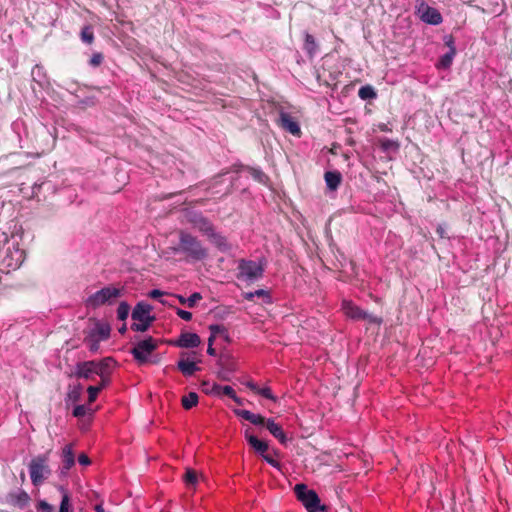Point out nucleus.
<instances>
[{
	"mask_svg": "<svg viewBox=\"0 0 512 512\" xmlns=\"http://www.w3.org/2000/svg\"><path fill=\"white\" fill-rule=\"evenodd\" d=\"M265 264L262 261L240 259L237 261L236 278L240 282L253 283L263 277Z\"/></svg>",
	"mask_w": 512,
	"mask_h": 512,
	"instance_id": "obj_1",
	"label": "nucleus"
},
{
	"mask_svg": "<svg viewBox=\"0 0 512 512\" xmlns=\"http://www.w3.org/2000/svg\"><path fill=\"white\" fill-rule=\"evenodd\" d=\"M176 251H180L196 261L203 260L207 256L206 249L202 247L200 241L184 231L180 232L179 247Z\"/></svg>",
	"mask_w": 512,
	"mask_h": 512,
	"instance_id": "obj_2",
	"label": "nucleus"
},
{
	"mask_svg": "<svg viewBox=\"0 0 512 512\" xmlns=\"http://www.w3.org/2000/svg\"><path fill=\"white\" fill-rule=\"evenodd\" d=\"M294 493L308 512L326 511L327 507L321 505L318 494L314 490L308 489L307 485L303 483L296 484L294 486Z\"/></svg>",
	"mask_w": 512,
	"mask_h": 512,
	"instance_id": "obj_3",
	"label": "nucleus"
},
{
	"mask_svg": "<svg viewBox=\"0 0 512 512\" xmlns=\"http://www.w3.org/2000/svg\"><path fill=\"white\" fill-rule=\"evenodd\" d=\"M152 306L145 302H139L132 310L131 317L134 323L131 329L136 332H145L148 330L155 317L151 315Z\"/></svg>",
	"mask_w": 512,
	"mask_h": 512,
	"instance_id": "obj_4",
	"label": "nucleus"
},
{
	"mask_svg": "<svg viewBox=\"0 0 512 512\" xmlns=\"http://www.w3.org/2000/svg\"><path fill=\"white\" fill-rule=\"evenodd\" d=\"M29 474L34 486H40L51 474L47 455H38L29 463Z\"/></svg>",
	"mask_w": 512,
	"mask_h": 512,
	"instance_id": "obj_5",
	"label": "nucleus"
},
{
	"mask_svg": "<svg viewBox=\"0 0 512 512\" xmlns=\"http://www.w3.org/2000/svg\"><path fill=\"white\" fill-rule=\"evenodd\" d=\"M111 358H105L102 361L79 362L75 366L73 375L77 378L92 379L97 374L103 373V365L111 364Z\"/></svg>",
	"mask_w": 512,
	"mask_h": 512,
	"instance_id": "obj_6",
	"label": "nucleus"
},
{
	"mask_svg": "<svg viewBox=\"0 0 512 512\" xmlns=\"http://www.w3.org/2000/svg\"><path fill=\"white\" fill-rule=\"evenodd\" d=\"M121 296V290L113 286H107L93 293L87 299V306L97 308L105 304H112Z\"/></svg>",
	"mask_w": 512,
	"mask_h": 512,
	"instance_id": "obj_7",
	"label": "nucleus"
},
{
	"mask_svg": "<svg viewBox=\"0 0 512 512\" xmlns=\"http://www.w3.org/2000/svg\"><path fill=\"white\" fill-rule=\"evenodd\" d=\"M158 348V341L153 337H147L139 341L131 350L134 359L139 364L147 363L149 355Z\"/></svg>",
	"mask_w": 512,
	"mask_h": 512,
	"instance_id": "obj_8",
	"label": "nucleus"
},
{
	"mask_svg": "<svg viewBox=\"0 0 512 512\" xmlns=\"http://www.w3.org/2000/svg\"><path fill=\"white\" fill-rule=\"evenodd\" d=\"M24 259V250L20 249L18 245H13L6 249L5 256L2 259V264L9 270H15L22 265Z\"/></svg>",
	"mask_w": 512,
	"mask_h": 512,
	"instance_id": "obj_9",
	"label": "nucleus"
},
{
	"mask_svg": "<svg viewBox=\"0 0 512 512\" xmlns=\"http://www.w3.org/2000/svg\"><path fill=\"white\" fill-rule=\"evenodd\" d=\"M418 13L420 14V19L427 24L438 25L442 23L441 13L436 8L430 7L425 3H421Z\"/></svg>",
	"mask_w": 512,
	"mask_h": 512,
	"instance_id": "obj_10",
	"label": "nucleus"
},
{
	"mask_svg": "<svg viewBox=\"0 0 512 512\" xmlns=\"http://www.w3.org/2000/svg\"><path fill=\"white\" fill-rule=\"evenodd\" d=\"M277 123L283 130L294 136H299L301 133L298 122L285 111H280Z\"/></svg>",
	"mask_w": 512,
	"mask_h": 512,
	"instance_id": "obj_11",
	"label": "nucleus"
},
{
	"mask_svg": "<svg viewBox=\"0 0 512 512\" xmlns=\"http://www.w3.org/2000/svg\"><path fill=\"white\" fill-rule=\"evenodd\" d=\"M75 463V455L71 445H66L62 450V466L59 469L61 477H65Z\"/></svg>",
	"mask_w": 512,
	"mask_h": 512,
	"instance_id": "obj_12",
	"label": "nucleus"
},
{
	"mask_svg": "<svg viewBox=\"0 0 512 512\" xmlns=\"http://www.w3.org/2000/svg\"><path fill=\"white\" fill-rule=\"evenodd\" d=\"M244 299L261 304H269L272 302V297L269 290L257 289L253 292H243Z\"/></svg>",
	"mask_w": 512,
	"mask_h": 512,
	"instance_id": "obj_13",
	"label": "nucleus"
},
{
	"mask_svg": "<svg viewBox=\"0 0 512 512\" xmlns=\"http://www.w3.org/2000/svg\"><path fill=\"white\" fill-rule=\"evenodd\" d=\"M200 343V337L196 333L184 332L180 334L174 344L181 348H195Z\"/></svg>",
	"mask_w": 512,
	"mask_h": 512,
	"instance_id": "obj_14",
	"label": "nucleus"
},
{
	"mask_svg": "<svg viewBox=\"0 0 512 512\" xmlns=\"http://www.w3.org/2000/svg\"><path fill=\"white\" fill-rule=\"evenodd\" d=\"M251 429H246L245 431V438L248 442V444L261 456L265 454L268 451V443L258 439L257 436L253 435L250 432Z\"/></svg>",
	"mask_w": 512,
	"mask_h": 512,
	"instance_id": "obj_15",
	"label": "nucleus"
},
{
	"mask_svg": "<svg viewBox=\"0 0 512 512\" xmlns=\"http://www.w3.org/2000/svg\"><path fill=\"white\" fill-rule=\"evenodd\" d=\"M265 427L281 444H286L288 440L286 434L284 433L281 425L276 423L274 419L268 418L265 423Z\"/></svg>",
	"mask_w": 512,
	"mask_h": 512,
	"instance_id": "obj_16",
	"label": "nucleus"
},
{
	"mask_svg": "<svg viewBox=\"0 0 512 512\" xmlns=\"http://www.w3.org/2000/svg\"><path fill=\"white\" fill-rule=\"evenodd\" d=\"M210 337L208 339L207 353L214 356L216 354L215 348H213V342L217 337H224V326L220 324H212L209 326Z\"/></svg>",
	"mask_w": 512,
	"mask_h": 512,
	"instance_id": "obj_17",
	"label": "nucleus"
},
{
	"mask_svg": "<svg viewBox=\"0 0 512 512\" xmlns=\"http://www.w3.org/2000/svg\"><path fill=\"white\" fill-rule=\"evenodd\" d=\"M10 503L20 508L26 507L30 502V496L22 489L8 495Z\"/></svg>",
	"mask_w": 512,
	"mask_h": 512,
	"instance_id": "obj_18",
	"label": "nucleus"
},
{
	"mask_svg": "<svg viewBox=\"0 0 512 512\" xmlns=\"http://www.w3.org/2000/svg\"><path fill=\"white\" fill-rule=\"evenodd\" d=\"M111 328L106 323L97 322L94 328L90 331L89 335L92 338H96L98 340H107L110 336Z\"/></svg>",
	"mask_w": 512,
	"mask_h": 512,
	"instance_id": "obj_19",
	"label": "nucleus"
},
{
	"mask_svg": "<svg viewBox=\"0 0 512 512\" xmlns=\"http://www.w3.org/2000/svg\"><path fill=\"white\" fill-rule=\"evenodd\" d=\"M342 309L346 316L355 320H361L364 312V310L350 301H344L342 304Z\"/></svg>",
	"mask_w": 512,
	"mask_h": 512,
	"instance_id": "obj_20",
	"label": "nucleus"
},
{
	"mask_svg": "<svg viewBox=\"0 0 512 512\" xmlns=\"http://www.w3.org/2000/svg\"><path fill=\"white\" fill-rule=\"evenodd\" d=\"M324 179L327 187L335 191L342 181V175L339 171H327L324 174Z\"/></svg>",
	"mask_w": 512,
	"mask_h": 512,
	"instance_id": "obj_21",
	"label": "nucleus"
},
{
	"mask_svg": "<svg viewBox=\"0 0 512 512\" xmlns=\"http://www.w3.org/2000/svg\"><path fill=\"white\" fill-rule=\"evenodd\" d=\"M380 148L389 155V158H392V155L398 152L400 148V144L396 140H391L387 138L379 139Z\"/></svg>",
	"mask_w": 512,
	"mask_h": 512,
	"instance_id": "obj_22",
	"label": "nucleus"
},
{
	"mask_svg": "<svg viewBox=\"0 0 512 512\" xmlns=\"http://www.w3.org/2000/svg\"><path fill=\"white\" fill-rule=\"evenodd\" d=\"M177 367L185 376H192L199 370V367L194 361H189L183 358L178 361Z\"/></svg>",
	"mask_w": 512,
	"mask_h": 512,
	"instance_id": "obj_23",
	"label": "nucleus"
},
{
	"mask_svg": "<svg viewBox=\"0 0 512 512\" xmlns=\"http://www.w3.org/2000/svg\"><path fill=\"white\" fill-rule=\"evenodd\" d=\"M303 49L310 58H313L318 51V44L313 35L305 33Z\"/></svg>",
	"mask_w": 512,
	"mask_h": 512,
	"instance_id": "obj_24",
	"label": "nucleus"
},
{
	"mask_svg": "<svg viewBox=\"0 0 512 512\" xmlns=\"http://www.w3.org/2000/svg\"><path fill=\"white\" fill-rule=\"evenodd\" d=\"M456 55V49H450L442 55L437 63L439 69H449L452 65L453 59Z\"/></svg>",
	"mask_w": 512,
	"mask_h": 512,
	"instance_id": "obj_25",
	"label": "nucleus"
},
{
	"mask_svg": "<svg viewBox=\"0 0 512 512\" xmlns=\"http://www.w3.org/2000/svg\"><path fill=\"white\" fill-rule=\"evenodd\" d=\"M80 39L83 43L91 45L95 40L94 30L91 25H85L80 32Z\"/></svg>",
	"mask_w": 512,
	"mask_h": 512,
	"instance_id": "obj_26",
	"label": "nucleus"
},
{
	"mask_svg": "<svg viewBox=\"0 0 512 512\" xmlns=\"http://www.w3.org/2000/svg\"><path fill=\"white\" fill-rule=\"evenodd\" d=\"M358 96L362 100H370L375 99L377 97V93L372 86L365 85L360 87V89L358 90Z\"/></svg>",
	"mask_w": 512,
	"mask_h": 512,
	"instance_id": "obj_27",
	"label": "nucleus"
},
{
	"mask_svg": "<svg viewBox=\"0 0 512 512\" xmlns=\"http://www.w3.org/2000/svg\"><path fill=\"white\" fill-rule=\"evenodd\" d=\"M176 297L182 305H187L189 308L194 307L197 301L202 299L201 294L198 292L191 294L188 298H185L182 295H177Z\"/></svg>",
	"mask_w": 512,
	"mask_h": 512,
	"instance_id": "obj_28",
	"label": "nucleus"
},
{
	"mask_svg": "<svg viewBox=\"0 0 512 512\" xmlns=\"http://www.w3.org/2000/svg\"><path fill=\"white\" fill-rule=\"evenodd\" d=\"M200 229L204 231L217 246L222 245V237L213 233V229L208 222L204 221Z\"/></svg>",
	"mask_w": 512,
	"mask_h": 512,
	"instance_id": "obj_29",
	"label": "nucleus"
},
{
	"mask_svg": "<svg viewBox=\"0 0 512 512\" xmlns=\"http://www.w3.org/2000/svg\"><path fill=\"white\" fill-rule=\"evenodd\" d=\"M198 403V395L195 392H190L182 398V406L184 409L189 410L196 406Z\"/></svg>",
	"mask_w": 512,
	"mask_h": 512,
	"instance_id": "obj_30",
	"label": "nucleus"
},
{
	"mask_svg": "<svg viewBox=\"0 0 512 512\" xmlns=\"http://www.w3.org/2000/svg\"><path fill=\"white\" fill-rule=\"evenodd\" d=\"M59 491L62 493V500L59 507V512H69L70 510V498L68 492L63 486H59Z\"/></svg>",
	"mask_w": 512,
	"mask_h": 512,
	"instance_id": "obj_31",
	"label": "nucleus"
},
{
	"mask_svg": "<svg viewBox=\"0 0 512 512\" xmlns=\"http://www.w3.org/2000/svg\"><path fill=\"white\" fill-rule=\"evenodd\" d=\"M93 410L88 405H77L73 409L74 417H84L86 415H91Z\"/></svg>",
	"mask_w": 512,
	"mask_h": 512,
	"instance_id": "obj_32",
	"label": "nucleus"
},
{
	"mask_svg": "<svg viewBox=\"0 0 512 512\" xmlns=\"http://www.w3.org/2000/svg\"><path fill=\"white\" fill-rule=\"evenodd\" d=\"M248 171L250 175L259 183L265 184L268 181L267 175L259 169L249 167Z\"/></svg>",
	"mask_w": 512,
	"mask_h": 512,
	"instance_id": "obj_33",
	"label": "nucleus"
},
{
	"mask_svg": "<svg viewBox=\"0 0 512 512\" xmlns=\"http://www.w3.org/2000/svg\"><path fill=\"white\" fill-rule=\"evenodd\" d=\"M130 312V306L126 302H121L117 308V317L119 320L124 321L127 319Z\"/></svg>",
	"mask_w": 512,
	"mask_h": 512,
	"instance_id": "obj_34",
	"label": "nucleus"
},
{
	"mask_svg": "<svg viewBox=\"0 0 512 512\" xmlns=\"http://www.w3.org/2000/svg\"><path fill=\"white\" fill-rule=\"evenodd\" d=\"M198 477L194 470L187 469L184 475V481L189 486H194L197 483Z\"/></svg>",
	"mask_w": 512,
	"mask_h": 512,
	"instance_id": "obj_35",
	"label": "nucleus"
},
{
	"mask_svg": "<svg viewBox=\"0 0 512 512\" xmlns=\"http://www.w3.org/2000/svg\"><path fill=\"white\" fill-rule=\"evenodd\" d=\"M109 368H110V364L109 365H103V373L102 374H97L98 376L101 377V383L98 387H101V390L106 387L109 382H110V379H109Z\"/></svg>",
	"mask_w": 512,
	"mask_h": 512,
	"instance_id": "obj_36",
	"label": "nucleus"
},
{
	"mask_svg": "<svg viewBox=\"0 0 512 512\" xmlns=\"http://www.w3.org/2000/svg\"><path fill=\"white\" fill-rule=\"evenodd\" d=\"M104 61V55L101 52H95L89 60V64L92 67H99Z\"/></svg>",
	"mask_w": 512,
	"mask_h": 512,
	"instance_id": "obj_37",
	"label": "nucleus"
},
{
	"mask_svg": "<svg viewBox=\"0 0 512 512\" xmlns=\"http://www.w3.org/2000/svg\"><path fill=\"white\" fill-rule=\"evenodd\" d=\"M361 320L367 321L368 323H371V324H377V325H380L382 323L381 317L370 314L366 311L363 312Z\"/></svg>",
	"mask_w": 512,
	"mask_h": 512,
	"instance_id": "obj_38",
	"label": "nucleus"
},
{
	"mask_svg": "<svg viewBox=\"0 0 512 512\" xmlns=\"http://www.w3.org/2000/svg\"><path fill=\"white\" fill-rule=\"evenodd\" d=\"M101 342V340H98L96 338H92L90 335H88L86 338H85V343L88 345L89 347V350L91 352H96L98 351L99 349V343Z\"/></svg>",
	"mask_w": 512,
	"mask_h": 512,
	"instance_id": "obj_39",
	"label": "nucleus"
},
{
	"mask_svg": "<svg viewBox=\"0 0 512 512\" xmlns=\"http://www.w3.org/2000/svg\"><path fill=\"white\" fill-rule=\"evenodd\" d=\"M101 391V387H98V386H89L87 388V392H88V402L89 403H93L97 396H98V393Z\"/></svg>",
	"mask_w": 512,
	"mask_h": 512,
	"instance_id": "obj_40",
	"label": "nucleus"
},
{
	"mask_svg": "<svg viewBox=\"0 0 512 512\" xmlns=\"http://www.w3.org/2000/svg\"><path fill=\"white\" fill-rule=\"evenodd\" d=\"M226 397H229L231 398L232 400H234L238 405H243L244 402H243V399L239 398L237 395H236V392L235 390L229 386V385H226Z\"/></svg>",
	"mask_w": 512,
	"mask_h": 512,
	"instance_id": "obj_41",
	"label": "nucleus"
},
{
	"mask_svg": "<svg viewBox=\"0 0 512 512\" xmlns=\"http://www.w3.org/2000/svg\"><path fill=\"white\" fill-rule=\"evenodd\" d=\"M257 394H259L262 397H264L266 399H269V400H271L273 402L277 401V398L273 395L270 387L259 388V391H258Z\"/></svg>",
	"mask_w": 512,
	"mask_h": 512,
	"instance_id": "obj_42",
	"label": "nucleus"
},
{
	"mask_svg": "<svg viewBox=\"0 0 512 512\" xmlns=\"http://www.w3.org/2000/svg\"><path fill=\"white\" fill-rule=\"evenodd\" d=\"M267 419L265 417H263L262 415L260 414H252L249 422L254 424V425H262V426H265V423H266Z\"/></svg>",
	"mask_w": 512,
	"mask_h": 512,
	"instance_id": "obj_43",
	"label": "nucleus"
},
{
	"mask_svg": "<svg viewBox=\"0 0 512 512\" xmlns=\"http://www.w3.org/2000/svg\"><path fill=\"white\" fill-rule=\"evenodd\" d=\"M38 509L43 512H52L53 506L51 504H49L48 502H46L45 500H40L38 502Z\"/></svg>",
	"mask_w": 512,
	"mask_h": 512,
	"instance_id": "obj_44",
	"label": "nucleus"
},
{
	"mask_svg": "<svg viewBox=\"0 0 512 512\" xmlns=\"http://www.w3.org/2000/svg\"><path fill=\"white\" fill-rule=\"evenodd\" d=\"M245 105H246V103H245L244 100H242V99H233L229 103L226 101L225 107L227 109V108H230V107L234 108L236 106L238 107V106H245Z\"/></svg>",
	"mask_w": 512,
	"mask_h": 512,
	"instance_id": "obj_45",
	"label": "nucleus"
},
{
	"mask_svg": "<svg viewBox=\"0 0 512 512\" xmlns=\"http://www.w3.org/2000/svg\"><path fill=\"white\" fill-rule=\"evenodd\" d=\"M176 314L185 321H190L192 319V313L183 309H177Z\"/></svg>",
	"mask_w": 512,
	"mask_h": 512,
	"instance_id": "obj_46",
	"label": "nucleus"
},
{
	"mask_svg": "<svg viewBox=\"0 0 512 512\" xmlns=\"http://www.w3.org/2000/svg\"><path fill=\"white\" fill-rule=\"evenodd\" d=\"M235 414L238 415L239 417L249 421L251 416H252V412L248 411V410H240V409H235L234 410Z\"/></svg>",
	"mask_w": 512,
	"mask_h": 512,
	"instance_id": "obj_47",
	"label": "nucleus"
},
{
	"mask_svg": "<svg viewBox=\"0 0 512 512\" xmlns=\"http://www.w3.org/2000/svg\"><path fill=\"white\" fill-rule=\"evenodd\" d=\"M262 457L264 458V460L269 463L270 465H272L273 467L275 468H279L280 467V463L275 460L274 458H272L269 454H263Z\"/></svg>",
	"mask_w": 512,
	"mask_h": 512,
	"instance_id": "obj_48",
	"label": "nucleus"
},
{
	"mask_svg": "<svg viewBox=\"0 0 512 512\" xmlns=\"http://www.w3.org/2000/svg\"><path fill=\"white\" fill-rule=\"evenodd\" d=\"M235 368H236L235 362L232 359H230V357L226 353V366H225L226 372L234 371Z\"/></svg>",
	"mask_w": 512,
	"mask_h": 512,
	"instance_id": "obj_49",
	"label": "nucleus"
},
{
	"mask_svg": "<svg viewBox=\"0 0 512 512\" xmlns=\"http://www.w3.org/2000/svg\"><path fill=\"white\" fill-rule=\"evenodd\" d=\"M445 45L450 49H456L454 38L451 35L445 36L444 38Z\"/></svg>",
	"mask_w": 512,
	"mask_h": 512,
	"instance_id": "obj_50",
	"label": "nucleus"
},
{
	"mask_svg": "<svg viewBox=\"0 0 512 512\" xmlns=\"http://www.w3.org/2000/svg\"><path fill=\"white\" fill-rule=\"evenodd\" d=\"M78 462L83 466H87L90 464V459L86 454H80L78 456Z\"/></svg>",
	"mask_w": 512,
	"mask_h": 512,
	"instance_id": "obj_51",
	"label": "nucleus"
},
{
	"mask_svg": "<svg viewBox=\"0 0 512 512\" xmlns=\"http://www.w3.org/2000/svg\"><path fill=\"white\" fill-rule=\"evenodd\" d=\"M165 293L159 289H153L149 292V296L153 299H158L163 296Z\"/></svg>",
	"mask_w": 512,
	"mask_h": 512,
	"instance_id": "obj_52",
	"label": "nucleus"
},
{
	"mask_svg": "<svg viewBox=\"0 0 512 512\" xmlns=\"http://www.w3.org/2000/svg\"><path fill=\"white\" fill-rule=\"evenodd\" d=\"M247 387H248L250 390H252L254 393H256V394H257V393H258V391H259V387H258L255 383H253V382H248V383H247Z\"/></svg>",
	"mask_w": 512,
	"mask_h": 512,
	"instance_id": "obj_53",
	"label": "nucleus"
},
{
	"mask_svg": "<svg viewBox=\"0 0 512 512\" xmlns=\"http://www.w3.org/2000/svg\"><path fill=\"white\" fill-rule=\"evenodd\" d=\"M247 387H248L250 390H252L254 393H256V394H257V393H258V391H259V387H258L255 383H253V382H248V383H247Z\"/></svg>",
	"mask_w": 512,
	"mask_h": 512,
	"instance_id": "obj_54",
	"label": "nucleus"
},
{
	"mask_svg": "<svg viewBox=\"0 0 512 512\" xmlns=\"http://www.w3.org/2000/svg\"><path fill=\"white\" fill-rule=\"evenodd\" d=\"M379 128H380L381 131H384V132H389L390 131V129L388 128L387 124H380Z\"/></svg>",
	"mask_w": 512,
	"mask_h": 512,
	"instance_id": "obj_55",
	"label": "nucleus"
},
{
	"mask_svg": "<svg viewBox=\"0 0 512 512\" xmlns=\"http://www.w3.org/2000/svg\"><path fill=\"white\" fill-rule=\"evenodd\" d=\"M437 233L440 235V237H444V229L442 227L437 228Z\"/></svg>",
	"mask_w": 512,
	"mask_h": 512,
	"instance_id": "obj_56",
	"label": "nucleus"
},
{
	"mask_svg": "<svg viewBox=\"0 0 512 512\" xmlns=\"http://www.w3.org/2000/svg\"><path fill=\"white\" fill-rule=\"evenodd\" d=\"M126 329H127V328H126V325H125V324H123V325L119 328V333L124 334V333L126 332Z\"/></svg>",
	"mask_w": 512,
	"mask_h": 512,
	"instance_id": "obj_57",
	"label": "nucleus"
},
{
	"mask_svg": "<svg viewBox=\"0 0 512 512\" xmlns=\"http://www.w3.org/2000/svg\"><path fill=\"white\" fill-rule=\"evenodd\" d=\"M95 511L96 512H104V509H103L102 505L99 504V505H96Z\"/></svg>",
	"mask_w": 512,
	"mask_h": 512,
	"instance_id": "obj_58",
	"label": "nucleus"
}]
</instances>
